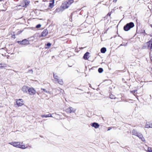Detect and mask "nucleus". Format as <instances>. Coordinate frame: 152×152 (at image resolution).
Returning <instances> with one entry per match:
<instances>
[{
	"mask_svg": "<svg viewBox=\"0 0 152 152\" xmlns=\"http://www.w3.org/2000/svg\"><path fill=\"white\" fill-rule=\"evenodd\" d=\"M91 125L92 126L94 127L96 129L99 128V125L98 123L95 122L92 123Z\"/></svg>",
	"mask_w": 152,
	"mask_h": 152,
	"instance_id": "2eb2a0df",
	"label": "nucleus"
},
{
	"mask_svg": "<svg viewBox=\"0 0 152 152\" xmlns=\"http://www.w3.org/2000/svg\"><path fill=\"white\" fill-rule=\"evenodd\" d=\"M134 26V24L132 22L127 23L124 27V29L126 31L129 30L131 28Z\"/></svg>",
	"mask_w": 152,
	"mask_h": 152,
	"instance_id": "f03ea898",
	"label": "nucleus"
},
{
	"mask_svg": "<svg viewBox=\"0 0 152 152\" xmlns=\"http://www.w3.org/2000/svg\"><path fill=\"white\" fill-rule=\"evenodd\" d=\"M41 116L42 117H45V118L50 117H52V116L51 115V114H49L48 115H41Z\"/></svg>",
	"mask_w": 152,
	"mask_h": 152,
	"instance_id": "a211bd4d",
	"label": "nucleus"
},
{
	"mask_svg": "<svg viewBox=\"0 0 152 152\" xmlns=\"http://www.w3.org/2000/svg\"><path fill=\"white\" fill-rule=\"evenodd\" d=\"M28 4L29 3L27 1H24L22 2L21 4L19 5V6L26 7Z\"/></svg>",
	"mask_w": 152,
	"mask_h": 152,
	"instance_id": "1a4fd4ad",
	"label": "nucleus"
},
{
	"mask_svg": "<svg viewBox=\"0 0 152 152\" xmlns=\"http://www.w3.org/2000/svg\"><path fill=\"white\" fill-rule=\"evenodd\" d=\"M41 25L40 24H39L37 25L36 26V28H39L41 26Z\"/></svg>",
	"mask_w": 152,
	"mask_h": 152,
	"instance_id": "c756f323",
	"label": "nucleus"
},
{
	"mask_svg": "<svg viewBox=\"0 0 152 152\" xmlns=\"http://www.w3.org/2000/svg\"><path fill=\"white\" fill-rule=\"evenodd\" d=\"M145 127L147 128H152V123L149 122H146Z\"/></svg>",
	"mask_w": 152,
	"mask_h": 152,
	"instance_id": "ddd939ff",
	"label": "nucleus"
},
{
	"mask_svg": "<svg viewBox=\"0 0 152 152\" xmlns=\"http://www.w3.org/2000/svg\"><path fill=\"white\" fill-rule=\"evenodd\" d=\"M23 143V142H22L21 143L20 145V146L19 147V148H21L22 149H25L26 148V147L25 145H22V144Z\"/></svg>",
	"mask_w": 152,
	"mask_h": 152,
	"instance_id": "6ab92c4d",
	"label": "nucleus"
},
{
	"mask_svg": "<svg viewBox=\"0 0 152 152\" xmlns=\"http://www.w3.org/2000/svg\"><path fill=\"white\" fill-rule=\"evenodd\" d=\"M135 135L138 137L140 139H141L142 141H145V138L143 137L141 133L137 132Z\"/></svg>",
	"mask_w": 152,
	"mask_h": 152,
	"instance_id": "0eeeda50",
	"label": "nucleus"
},
{
	"mask_svg": "<svg viewBox=\"0 0 152 152\" xmlns=\"http://www.w3.org/2000/svg\"><path fill=\"white\" fill-rule=\"evenodd\" d=\"M51 44L50 43H48L46 44L47 46L48 47H49L50 46H51ZM45 48H48L49 47H45Z\"/></svg>",
	"mask_w": 152,
	"mask_h": 152,
	"instance_id": "c85d7f7f",
	"label": "nucleus"
},
{
	"mask_svg": "<svg viewBox=\"0 0 152 152\" xmlns=\"http://www.w3.org/2000/svg\"><path fill=\"white\" fill-rule=\"evenodd\" d=\"M142 48L143 49H148L150 50L152 52V38L149 41L144 44V45L142 46ZM149 55L151 60H152V55L151 52L149 53Z\"/></svg>",
	"mask_w": 152,
	"mask_h": 152,
	"instance_id": "f257e3e1",
	"label": "nucleus"
},
{
	"mask_svg": "<svg viewBox=\"0 0 152 152\" xmlns=\"http://www.w3.org/2000/svg\"><path fill=\"white\" fill-rule=\"evenodd\" d=\"M53 77L55 80V83H57L61 85L63 84V82L62 80L58 79V76L53 74Z\"/></svg>",
	"mask_w": 152,
	"mask_h": 152,
	"instance_id": "7ed1b4c3",
	"label": "nucleus"
},
{
	"mask_svg": "<svg viewBox=\"0 0 152 152\" xmlns=\"http://www.w3.org/2000/svg\"><path fill=\"white\" fill-rule=\"evenodd\" d=\"M9 144L13 145L14 147L19 148L21 142H10Z\"/></svg>",
	"mask_w": 152,
	"mask_h": 152,
	"instance_id": "20e7f679",
	"label": "nucleus"
},
{
	"mask_svg": "<svg viewBox=\"0 0 152 152\" xmlns=\"http://www.w3.org/2000/svg\"><path fill=\"white\" fill-rule=\"evenodd\" d=\"M17 104L18 106H20L23 104V102L22 99H17L16 101Z\"/></svg>",
	"mask_w": 152,
	"mask_h": 152,
	"instance_id": "9d476101",
	"label": "nucleus"
},
{
	"mask_svg": "<svg viewBox=\"0 0 152 152\" xmlns=\"http://www.w3.org/2000/svg\"><path fill=\"white\" fill-rule=\"evenodd\" d=\"M89 53L88 52H86L84 55L83 58L85 60L87 59L89 57H88V55L89 54Z\"/></svg>",
	"mask_w": 152,
	"mask_h": 152,
	"instance_id": "f3484780",
	"label": "nucleus"
},
{
	"mask_svg": "<svg viewBox=\"0 0 152 152\" xmlns=\"http://www.w3.org/2000/svg\"><path fill=\"white\" fill-rule=\"evenodd\" d=\"M30 71H31L32 72H33V70H31Z\"/></svg>",
	"mask_w": 152,
	"mask_h": 152,
	"instance_id": "e433bc0d",
	"label": "nucleus"
},
{
	"mask_svg": "<svg viewBox=\"0 0 152 152\" xmlns=\"http://www.w3.org/2000/svg\"><path fill=\"white\" fill-rule=\"evenodd\" d=\"M135 135L138 137L140 139H141L142 141H145V138L143 137L141 133L137 132Z\"/></svg>",
	"mask_w": 152,
	"mask_h": 152,
	"instance_id": "6e6552de",
	"label": "nucleus"
},
{
	"mask_svg": "<svg viewBox=\"0 0 152 152\" xmlns=\"http://www.w3.org/2000/svg\"><path fill=\"white\" fill-rule=\"evenodd\" d=\"M118 0H113V2H116Z\"/></svg>",
	"mask_w": 152,
	"mask_h": 152,
	"instance_id": "f704fd0d",
	"label": "nucleus"
},
{
	"mask_svg": "<svg viewBox=\"0 0 152 152\" xmlns=\"http://www.w3.org/2000/svg\"><path fill=\"white\" fill-rule=\"evenodd\" d=\"M17 42L21 45H28L29 44V41L26 39H25L22 41H18Z\"/></svg>",
	"mask_w": 152,
	"mask_h": 152,
	"instance_id": "39448f33",
	"label": "nucleus"
},
{
	"mask_svg": "<svg viewBox=\"0 0 152 152\" xmlns=\"http://www.w3.org/2000/svg\"><path fill=\"white\" fill-rule=\"evenodd\" d=\"M106 51V49L105 48H102L101 49V52L102 53H105Z\"/></svg>",
	"mask_w": 152,
	"mask_h": 152,
	"instance_id": "aec40b11",
	"label": "nucleus"
},
{
	"mask_svg": "<svg viewBox=\"0 0 152 152\" xmlns=\"http://www.w3.org/2000/svg\"><path fill=\"white\" fill-rule=\"evenodd\" d=\"M70 108H71V110H70L71 113L75 112L76 111V109H75L71 107H70Z\"/></svg>",
	"mask_w": 152,
	"mask_h": 152,
	"instance_id": "a878e982",
	"label": "nucleus"
},
{
	"mask_svg": "<svg viewBox=\"0 0 152 152\" xmlns=\"http://www.w3.org/2000/svg\"><path fill=\"white\" fill-rule=\"evenodd\" d=\"M111 129V128L110 127H109L108 128V129L107 130V131H109L110 130V129Z\"/></svg>",
	"mask_w": 152,
	"mask_h": 152,
	"instance_id": "72a5a7b5",
	"label": "nucleus"
},
{
	"mask_svg": "<svg viewBox=\"0 0 152 152\" xmlns=\"http://www.w3.org/2000/svg\"><path fill=\"white\" fill-rule=\"evenodd\" d=\"M131 92L132 93H133V94L135 93H136V92H137V91L136 90H134V91H131Z\"/></svg>",
	"mask_w": 152,
	"mask_h": 152,
	"instance_id": "2f4dec72",
	"label": "nucleus"
},
{
	"mask_svg": "<svg viewBox=\"0 0 152 152\" xmlns=\"http://www.w3.org/2000/svg\"><path fill=\"white\" fill-rule=\"evenodd\" d=\"M28 91L29 94L31 95H34L36 93L35 90L33 88H28Z\"/></svg>",
	"mask_w": 152,
	"mask_h": 152,
	"instance_id": "423d86ee",
	"label": "nucleus"
},
{
	"mask_svg": "<svg viewBox=\"0 0 152 152\" xmlns=\"http://www.w3.org/2000/svg\"><path fill=\"white\" fill-rule=\"evenodd\" d=\"M148 150L149 152H152V150H151V148H150L149 149V148H148Z\"/></svg>",
	"mask_w": 152,
	"mask_h": 152,
	"instance_id": "7c9ffc66",
	"label": "nucleus"
},
{
	"mask_svg": "<svg viewBox=\"0 0 152 152\" xmlns=\"http://www.w3.org/2000/svg\"><path fill=\"white\" fill-rule=\"evenodd\" d=\"M49 3V7L50 8H53L54 6V0H52L50 1Z\"/></svg>",
	"mask_w": 152,
	"mask_h": 152,
	"instance_id": "dca6fc26",
	"label": "nucleus"
},
{
	"mask_svg": "<svg viewBox=\"0 0 152 152\" xmlns=\"http://www.w3.org/2000/svg\"><path fill=\"white\" fill-rule=\"evenodd\" d=\"M70 5L67 2H65L62 4L61 7L63 9H65L67 8Z\"/></svg>",
	"mask_w": 152,
	"mask_h": 152,
	"instance_id": "9b49d317",
	"label": "nucleus"
},
{
	"mask_svg": "<svg viewBox=\"0 0 152 152\" xmlns=\"http://www.w3.org/2000/svg\"><path fill=\"white\" fill-rule=\"evenodd\" d=\"M71 108L70 107H69L66 109V111L67 113H71V111H70V110H71Z\"/></svg>",
	"mask_w": 152,
	"mask_h": 152,
	"instance_id": "5701e85b",
	"label": "nucleus"
},
{
	"mask_svg": "<svg viewBox=\"0 0 152 152\" xmlns=\"http://www.w3.org/2000/svg\"><path fill=\"white\" fill-rule=\"evenodd\" d=\"M111 12H109V13L107 15V16H110V15H111Z\"/></svg>",
	"mask_w": 152,
	"mask_h": 152,
	"instance_id": "473e14b6",
	"label": "nucleus"
},
{
	"mask_svg": "<svg viewBox=\"0 0 152 152\" xmlns=\"http://www.w3.org/2000/svg\"><path fill=\"white\" fill-rule=\"evenodd\" d=\"M6 66V65L4 64H0V68H4Z\"/></svg>",
	"mask_w": 152,
	"mask_h": 152,
	"instance_id": "4be33fe9",
	"label": "nucleus"
},
{
	"mask_svg": "<svg viewBox=\"0 0 152 152\" xmlns=\"http://www.w3.org/2000/svg\"><path fill=\"white\" fill-rule=\"evenodd\" d=\"M74 2L73 0H69L67 2L69 5H70Z\"/></svg>",
	"mask_w": 152,
	"mask_h": 152,
	"instance_id": "b1692460",
	"label": "nucleus"
},
{
	"mask_svg": "<svg viewBox=\"0 0 152 152\" xmlns=\"http://www.w3.org/2000/svg\"><path fill=\"white\" fill-rule=\"evenodd\" d=\"M15 35H12V37H14V38H15Z\"/></svg>",
	"mask_w": 152,
	"mask_h": 152,
	"instance_id": "c9c22d12",
	"label": "nucleus"
},
{
	"mask_svg": "<svg viewBox=\"0 0 152 152\" xmlns=\"http://www.w3.org/2000/svg\"><path fill=\"white\" fill-rule=\"evenodd\" d=\"M98 71L99 73H101L103 71V69L102 68H100L98 69Z\"/></svg>",
	"mask_w": 152,
	"mask_h": 152,
	"instance_id": "bb28decb",
	"label": "nucleus"
},
{
	"mask_svg": "<svg viewBox=\"0 0 152 152\" xmlns=\"http://www.w3.org/2000/svg\"><path fill=\"white\" fill-rule=\"evenodd\" d=\"M48 34V31L47 30V29H44L43 32L42 33L41 35L40 36V37H45L46 36L47 34Z\"/></svg>",
	"mask_w": 152,
	"mask_h": 152,
	"instance_id": "f8f14e48",
	"label": "nucleus"
},
{
	"mask_svg": "<svg viewBox=\"0 0 152 152\" xmlns=\"http://www.w3.org/2000/svg\"><path fill=\"white\" fill-rule=\"evenodd\" d=\"M41 91H42V92H45L47 93H49V91H47L45 89L42 88H41Z\"/></svg>",
	"mask_w": 152,
	"mask_h": 152,
	"instance_id": "412c9836",
	"label": "nucleus"
},
{
	"mask_svg": "<svg viewBox=\"0 0 152 152\" xmlns=\"http://www.w3.org/2000/svg\"><path fill=\"white\" fill-rule=\"evenodd\" d=\"M28 89V87L26 86H24L22 88V90L25 93H27Z\"/></svg>",
	"mask_w": 152,
	"mask_h": 152,
	"instance_id": "4468645a",
	"label": "nucleus"
},
{
	"mask_svg": "<svg viewBox=\"0 0 152 152\" xmlns=\"http://www.w3.org/2000/svg\"><path fill=\"white\" fill-rule=\"evenodd\" d=\"M110 98L112 99L115 98V96L112 94L110 95Z\"/></svg>",
	"mask_w": 152,
	"mask_h": 152,
	"instance_id": "cd10ccee",
	"label": "nucleus"
},
{
	"mask_svg": "<svg viewBox=\"0 0 152 152\" xmlns=\"http://www.w3.org/2000/svg\"><path fill=\"white\" fill-rule=\"evenodd\" d=\"M137 132L135 129H133L132 131V134L134 135H135L137 133Z\"/></svg>",
	"mask_w": 152,
	"mask_h": 152,
	"instance_id": "393cba45",
	"label": "nucleus"
}]
</instances>
